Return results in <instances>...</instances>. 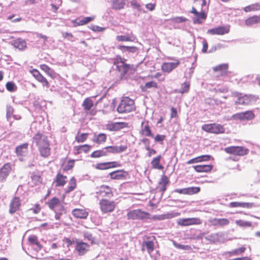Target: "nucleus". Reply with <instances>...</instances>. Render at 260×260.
Here are the masks:
<instances>
[{
  "label": "nucleus",
  "instance_id": "nucleus-1",
  "mask_svg": "<svg viewBox=\"0 0 260 260\" xmlns=\"http://www.w3.org/2000/svg\"><path fill=\"white\" fill-rule=\"evenodd\" d=\"M33 143L38 147L41 155L47 157L50 154V148L47 137L40 133L37 134L33 137Z\"/></svg>",
  "mask_w": 260,
  "mask_h": 260
},
{
  "label": "nucleus",
  "instance_id": "nucleus-2",
  "mask_svg": "<svg viewBox=\"0 0 260 260\" xmlns=\"http://www.w3.org/2000/svg\"><path fill=\"white\" fill-rule=\"evenodd\" d=\"M48 207L55 213V218L59 220L60 216L66 213V209L59 199L54 197L46 202Z\"/></svg>",
  "mask_w": 260,
  "mask_h": 260
},
{
  "label": "nucleus",
  "instance_id": "nucleus-3",
  "mask_svg": "<svg viewBox=\"0 0 260 260\" xmlns=\"http://www.w3.org/2000/svg\"><path fill=\"white\" fill-rule=\"evenodd\" d=\"M232 95L233 96L237 98V100L235 101L236 105H246L251 104L252 103L255 102L257 99V97L256 95L252 94H244L238 92H233Z\"/></svg>",
  "mask_w": 260,
  "mask_h": 260
},
{
  "label": "nucleus",
  "instance_id": "nucleus-4",
  "mask_svg": "<svg viewBox=\"0 0 260 260\" xmlns=\"http://www.w3.org/2000/svg\"><path fill=\"white\" fill-rule=\"evenodd\" d=\"M134 110V101L127 97L121 101L117 108V112L120 113H128Z\"/></svg>",
  "mask_w": 260,
  "mask_h": 260
},
{
  "label": "nucleus",
  "instance_id": "nucleus-5",
  "mask_svg": "<svg viewBox=\"0 0 260 260\" xmlns=\"http://www.w3.org/2000/svg\"><path fill=\"white\" fill-rule=\"evenodd\" d=\"M149 213L142 211L140 209L133 210L127 214V218L132 220H143L149 218Z\"/></svg>",
  "mask_w": 260,
  "mask_h": 260
},
{
  "label": "nucleus",
  "instance_id": "nucleus-6",
  "mask_svg": "<svg viewBox=\"0 0 260 260\" xmlns=\"http://www.w3.org/2000/svg\"><path fill=\"white\" fill-rule=\"evenodd\" d=\"M202 129L206 132L216 134L224 132V129L223 126L216 123L203 124L202 126Z\"/></svg>",
  "mask_w": 260,
  "mask_h": 260
},
{
  "label": "nucleus",
  "instance_id": "nucleus-7",
  "mask_svg": "<svg viewBox=\"0 0 260 260\" xmlns=\"http://www.w3.org/2000/svg\"><path fill=\"white\" fill-rule=\"evenodd\" d=\"M100 206L101 211L103 213H107L112 212L116 206L114 201H109L106 199H102L100 201Z\"/></svg>",
  "mask_w": 260,
  "mask_h": 260
},
{
  "label": "nucleus",
  "instance_id": "nucleus-8",
  "mask_svg": "<svg viewBox=\"0 0 260 260\" xmlns=\"http://www.w3.org/2000/svg\"><path fill=\"white\" fill-rule=\"evenodd\" d=\"M224 151L229 154L238 156H243L246 154L248 149L241 146H231L224 148Z\"/></svg>",
  "mask_w": 260,
  "mask_h": 260
},
{
  "label": "nucleus",
  "instance_id": "nucleus-9",
  "mask_svg": "<svg viewBox=\"0 0 260 260\" xmlns=\"http://www.w3.org/2000/svg\"><path fill=\"white\" fill-rule=\"evenodd\" d=\"M21 201L19 197H15L11 201L9 205V212L12 215L19 210Z\"/></svg>",
  "mask_w": 260,
  "mask_h": 260
},
{
  "label": "nucleus",
  "instance_id": "nucleus-10",
  "mask_svg": "<svg viewBox=\"0 0 260 260\" xmlns=\"http://www.w3.org/2000/svg\"><path fill=\"white\" fill-rule=\"evenodd\" d=\"M116 67L117 72V76L120 79H122L130 69V65L124 63L123 61H121L120 64L116 65Z\"/></svg>",
  "mask_w": 260,
  "mask_h": 260
},
{
  "label": "nucleus",
  "instance_id": "nucleus-11",
  "mask_svg": "<svg viewBox=\"0 0 260 260\" xmlns=\"http://www.w3.org/2000/svg\"><path fill=\"white\" fill-rule=\"evenodd\" d=\"M201 220L199 218H181L178 220V224L182 226H188L193 224H200Z\"/></svg>",
  "mask_w": 260,
  "mask_h": 260
},
{
  "label": "nucleus",
  "instance_id": "nucleus-12",
  "mask_svg": "<svg viewBox=\"0 0 260 260\" xmlns=\"http://www.w3.org/2000/svg\"><path fill=\"white\" fill-rule=\"evenodd\" d=\"M11 170V165L10 163L5 164L0 169V182H3L6 180Z\"/></svg>",
  "mask_w": 260,
  "mask_h": 260
},
{
  "label": "nucleus",
  "instance_id": "nucleus-13",
  "mask_svg": "<svg viewBox=\"0 0 260 260\" xmlns=\"http://www.w3.org/2000/svg\"><path fill=\"white\" fill-rule=\"evenodd\" d=\"M174 62H164L161 65V70L163 72L170 73L172 70L176 68L180 64V61L178 59H175Z\"/></svg>",
  "mask_w": 260,
  "mask_h": 260
},
{
  "label": "nucleus",
  "instance_id": "nucleus-14",
  "mask_svg": "<svg viewBox=\"0 0 260 260\" xmlns=\"http://www.w3.org/2000/svg\"><path fill=\"white\" fill-rule=\"evenodd\" d=\"M234 119L251 120L254 117V114L252 111H247L244 112L237 113L233 115Z\"/></svg>",
  "mask_w": 260,
  "mask_h": 260
},
{
  "label": "nucleus",
  "instance_id": "nucleus-15",
  "mask_svg": "<svg viewBox=\"0 0 260 260\" xmlns=\"http://www.w3.org/2000/svg\"><path fill=\"white\" fill-rule=\"evenodd\" d=\"M200 191L199 187H189L181 189H176L174 192L180 194L192 195L198 193Z\"/></svg>",
  "mask_w": 260,
  "mask_h": 260
},
{
  "label": "nucleus",
  "instance_id": "nucleus-16",
  "mask_svg": "<svg viewBox=\"0 0 260 260\" xmlns=\"http://www.w3.org/2000/svg\"><path fill=\"white\" fill-rule=\"evenodd\" d=\"M230 31L229 27L219 26L209 29L207 33L211 35H223L228 34Z\"/></svg>",
  "mask_w": 260,
  "mask_h": 260
},
{
  "label": "nucleus",
  "instance_id": "nucleus-17",
  "mask_svg": "<svg viewBox=\"0 0 260 260\" xmlns=\"http://www.w3.org/2000/svg\"><path fill=\"white\" fill-rule=\"evenodd\" d=\"M28 151V144L24 143L16 147L15 152L18 156H25Z\"/></svg>",
  "mask_w": 260,
  "mask_h": 260
},
{
  "label": "nucleus",
  "instance_id": "nucleus-18",
  "mask_svg": "<svg viewBox=\"0 0 260 260\" xmlns=\"http://www.w3.org/2000/svg\"><path fill=\"white\" fill-rule=\"evenodd\" d=\"M73 215L77 218L85 219L88 215V212L84 209H74L72 212Z\"/></svg>",
  "mask_w": 260,
  "mask_h": 260
},
{
  "label": "nucleus",
  "instance_id": "nucleus-19",
  "mask_svg": "<svg viewBox=\"0 0 260 260\" xmlns=\"http://www.w3.org/2000/svg\"><path fill=\"white\" fill-rule=\"evenodd\" d=\"M89 245L86 243L80 241L76 243V250L80 255H83L88 250Z\"/></svg>",
  "mask_w": 260,
  "mask_h": 260
},
{
  "label": "nucleus",
  "instance_id": "nucleus-20",
  "mask_svg": "<svg viewBox=\"0 0 260 260\" xmlns=\"http://www.w3.org/2000/svg\"><path fill=\"white\" fill-rule=\"evenodd\" d=\"M211 224L213 226H224L229 224L230 221L226 218H213L209 220Z\"/></svg>",
  "mask_w": 260,
  "mask_h": 260
},
{
  "label": "nucleus",
  "instance_id": "nucleus-21",
  "mask_svg": "<svg viewBox=\"0 0 260 260\" xmlns=\"http://www.w3.org/2000/svg\"><path fill=\"white\" fill-rule=\"evenodd\" d=\"M126 173L122 170H117L110 173L112 179L121 180L125 178Z\"/></svg>",
  "mask_w": 260,
  "mask_h": 260
},
{
  "label": "nucleus",
  "instance_id": "nucleus-22",
  "mask_svg": "<svg viewBox=\"0 0 260 260\" xmlns=\"http://www.w3.org/2000/svg\"><path fill=\"white\" fill-rule=\"evenodd\" d=\"M12 45L19 50H23L26 48V43L25 40L18 38L12 42Z\"/></svg>",
  "mask_w": 260,
  "mask_h": 260
},
{
  "label": "nucleus",
  "instance_id": "nucleus-23",
  "mask_svg": "<svg viewBox=\"0 0 260 260\" xmlns=\"http://www.w3.org/2000/svg\"><path fill=\"white\" fill-rule=\"evenodd\" d=\"M28 240L29 242L32 245L36 246V247L34 248V250L36 251H39V250H40L42 249V246L40 243V242L38 241V238L36 236H35V235L30 236L28 238Z\"/></svg>",
  "mask_w": 260,
  "mask_h": 260
},
{
  "label": "nucleus",
  "instance_id": "nucleus-24",
  "mask_svg": "<svg viewBox=\"0 0 260 260\" xmlns=\"http://www.w3.org/2000/svg\"><path fill=\"white\" fill-rule=\"evenodd\" d=\"M118 163L116 161L99 163L96 165V168L99 170H106L116 167Z\"/></svg>",
  "mask_w": 260,
  "mask_h": 260
},
{
  "label": "nucleus",
  "instance_id": "nucleus-25",
  "mask_svg": "<svg viewBox=\"0 0 260 260\" xmlns=\"http://www.w3.org/2000/svg\"><path fill=\"white\" fill-rule=\"evenodd\" d=\"M99 193L102 197H110L112 196L111 189L106 185H102L100 187Z\"/></svg>",
  "mask_w": 260,
  "mask_h": 260
},
{
  "label": "nucleus",
  "instance_id": "nucleus-26",
  "mask_svg": "<svg viewBox=\"0 0 260 260\" xmlns=\"http://www.w3.org/2000/svg\"><path fill=\"white\" fill-rule=\"evenodd\" d=\"M117 48L120 50L123 53H137L138 51V48L135 46L119 45L117 46Z\"/></svg>",
  "mask_w": 260,
  "mask_h": 260
},
{
  "label": "nucleus",
  "instance_id": "nucleus-27",
  "mask_svg": "<svg viewBox=\"0 0 260 260\" xmlns=\"http://www.w3.org/2000/svg\"><path fill=\"white\" fill-rule=\"evenodd\" d=\"M260 23V15L249 17L245 20V24L247 26H252L254 24Z\"/></svg>",
  "mask_w": 260,
  "mask_h": 260
},
{
  "label": "nucleus",
  "instance_id": "nucleus-28",
  "mask_svg": "<svg viewBox=\"0 0 260 260\" xmlns=\"http://www.w3.org/2000/svg\"><path fill=\"white\" fill-rule=\"evenodd\" d=\"M195 171L197 172H209L213 168L211 165H197L193 166Z\"/></svg>",
  "mask_w": 260,
  "mask_h": 260
},
{
  "label": "nucleus",
  "instance_id": "nucleus-29",
  "mask_svg": "<svg viewBox=\"0 0 260 260\" xmlns=\"http://www.w3.org/2000/svg\"><path fill=\"white\" fill-rule=\"evenodd\" d=\"M146 249L147 252L150 254L154 250V243L150 240L144 241L142 243V249L144 251Z\"/></svg>",
  "mask_w": 260,
  "mask_h": 260
},
{
  "label": "nucleus",
  "instance_id": "nucleus-30",
  "mask_svg": "<svg viewBox=\"0 0 260 260\" xmlns=\"http://www.w3.org/2000/svg\"><path fill=\"white\" fill-rule=\"evenodd\" d=\"M126 126V123L124 122H114L108 124V128L111 131H117L123 128Z\"/></svg>",
  "mask_w": 260,
  "mask_h": 260
},
{
  "label": "nucleus",
  "instance_id": "nucleus-31",
  "mask_svg": "<svg viewBox=\"0 0 260 260\" xmlns=\"http://www.w3.org/2000/svg\"><path fill=\"white\" fill-rule=\"evenodd\" d=\"M161 158V155H159L153 158L151 162V164L153 169H158L159 170H162L164 169V167L160 164Z\"/></svg>",
  "mask_w": 260,
  "mask_h": 260
},
{
  "label": "nucleus",
  "instance_id": "nucleus-32",
  "mask_svg": "<svg viewBox=\"0 0 260 260\" xmlns=\"http://www.w3.org/2000/svg\"><path fill=\"white\" fill-rule=\"evenodd\" d=\"M252 203H249L233 202L230 203L229 207L232 208L242 207L249 208L252 207Z\"/></svg>",
  "mask_w": 260,
  "mask_h": 260
},
{
  "label": "nucleus",
  "instance_id": "nucleus-33",
  "mask_svg": "<svg viewBox=\"0 0 260 260\" xmlns=\"http://www.w3.org/2000/svg\"><path fill=\"white\" fill-rule=\"evenodd\" d=\"M117 41L121 42H127V41H134L135 39V37L132 34L131 35L127 34L126 35H120L116 36V38Z\"/></svg>",
  "mask_w": 260,
  "mask_h": 260
},
{
  "label": "nucleus",
  "instance_id": "nucleus-34",
  "mask_svg": "<svg viewBox=\"0 0 260 260\" xmlns=\"http://www.w3.org/2000/svg\"><path fill=\"white\" fill-rule=\"evenodd\" d=\"M66 178L67 177L66 176H63L60 173L57 174L55 179L56 186H63L67 182Z\"/></svg>",
  "mask_w": 260,
  "mask_h": 260
},
{
  "label": "nucleus",
  "instance_id": "nucleus-35",
  "mask_svg": "<svg viewBox=\"0 0 260 260\" xmlns=\"http://www.w3.org/2000/svg\"><path fill=\"white\" fill-rule=\"evenodd\" d=\"M245 250L246 248L245 247H241L228 251L226 252V254H228L229 256L239 255L244 253Z\"/></svg>",
  "mask_w": 260,
  "mask_h": 260
},
{
  "label": "nucleus",
  "instance_id": "nucleus-36",
  "mask_svg": "<svg viewBox=\"0 0 260 260\" xmlns=\"http://www.w3.org/2000/svg\"><path fill=\"white\" fill-rule=\"evenodd\" d=\"M107 151V150H106V147L101 150L94 151L91 153V157L93 158H97L101 156H107L108 155Z\"/></svg>",
  "mask_w": 260,
  "mask_h": 260
},
{
  "label": "nucleus",
  "instance_id": "nucleus-37",
  "mask_svg": "<svg viewBox=\"0 0 260 260\" xmlns=\"http://www.w3.org/2000/svg\"><path fill=\"white\" fill-rule=\"evenodd\" d=\"M107 139V135L104 133H100L98 135H94L93 141L98 144H101L106 141Z\"/></svg>",
  "mask_w": 260,
  "mask_h": 260
},
{
  "label": "nucleus",
  "instance_id": "nucleus-38",
  "mask_svg": "<svg viewBox=\"0 0 260 260\" xmlns=\"http://www.w3.org/2000/svg\"><path fill=\"white\" fill-rule=\"evenodd\" d=\"M195 15L196 17L193 18L194 23L200 24L201 23V21L200 19H205L207 17L206 15L203 11L201 12H198V14H196Z\"/></svg>",
  "mask_w": 260,
  "mask_h": 260
},
{
  "label": "nucleus",
  "instance_id": "nucleus-39",
  "mask_svg": "<svg viewBox=\"0 0 260 260\" xmlns=\"http://www.w3.org/2000/svg\"><path fill=\"white\" fill-rule=\"evenodd\" d=\"M125 5V0H113V8L115 9H121Z\"/></svg>",
  "mask_w": 260,
  "mask_h": 260
},
{
  "label": "nucleus",
  "instance_id": "nucleus-40",
  "mask_svg": "<svg viewBox=\"0 0 260 260\" xmlns=\"http://www.w3.org/2000/svg\"><path fill=\"white\" fill-rule=\"evenodd\" d=\"M76 186V180L75 177H73L71 178L69 183V185L66 191V193H69L73 191Z\"/></svg>",
  "mask_w": 260,
  "mask_h": 260
},
{
  "label": "nucleus",
  "instance_id": "nucleus-41",
  "mask_svg": "<svg viewBox=\"0 0 260 260\" xmlns=\"http://www.w3.org/2000/svg\"><path fill=\"white\" fill-rule=\"evenodd\" d=\"M243 10L245 12L257 11L260 10V5L258 3L252 4L244 7Z\"/></svg>",
  "mask_w": 260,
  "mask_h": 260
},
{
  "label": "nucleus",
  "instance_id": "nucleus-42",
  "mask_svg": "<svg viewBox=\"0 0 260 260\" xmlns=\"http://www.w3.org/2000/svg\"><path fill=\"white\" fill-rule=\"evenodd\" d=\"M152 87L158 88V85L157 83L153 81H151L150 82H146L145 85L142 87V90L143 91H146L149 88H151Z\"/></svg>",
  "mask_w": 260,
  "mask_h": 260
},
{
  "label": "nucleus",
  "instance_id": "nucleus-43",
  "mask_svg": "<svg viewBox=\"0 0 260 260\" xmlns=\"http://www.w3.org/2000/svg\"><path fill=\"white\" fill-rule=\"evenodd\" d=\"M87 133L80 134L79 132H78L75 137V140L78 143H83L87 139Z\"/></svg>",
  "mask_w": 260,
  "mask_h": 260
},
{
  "label": "nucleus",
  "instance_id": "nucleus-44",
  "mask_svg": "<svg viewBox=\"0 0 260 260\" xmlns=\"http://www.w3.org/2000/svg\"><path fill=\"white\" fill-rule=\"evenodd\" d=\"M93 105V103L92 101L88 98L85 99L82 104V106L86 110H89Z\"/></svg>",
  "mask_w": 260,
  "mask_h": 260
},
{
  "label": "nucleus",
  "instance_id": "nucleus-45",
  "mask_svg": "<svg viewBox=\"0 0 260 260\" xmlns=\"http://www.w3.org/2000/svg\"><path fill=\"white\" fill-rule=\"evenodd\" d=\"M236 224L242 228H247L251 226V222L243 220H237L235 221Z\"/></svg>",
  "mask_w": 260,
  "mask_h": 260
},
{
  "label": "nucleus",
  "instance_id": "nucleus-46",
  "mask_svg": "<svg viewBox=\"0 0 260 260\" xmlns=\"http://www.w3.org/2000/svg\"><path fill=\"white\" fill-rule=\"evenodd\" d=\"M205 238L210 242L214 243L218 240V235L217 234L212 233L207 235Z\"/></svg>",
  "mask_w": 260,
  "mask_h": 260
},
{
  "label": "nucleus",
  "instance_id": "nucleus-47",
  "mask_svg": "<svg viewBox=\"0 0 260 260\" xmlns=\"http://www.w3.org/2000/svg\"><path fill=\"white\" fill-rule=\"evenodd\" d=\"M90 147V146L87 144H85L83 145L76 146L75 148L78 153H81L82 152L86 153L89 150Z\"/></svg>",
  "mask_w": 260,
  "mask_h": 260
},
{
  "label": "nucleus",
  "instance_id": "nucleus-48",
  "mask_svg": "<svg viewBox=\"0 0 260 260\" xmlns=\"http://www.w3.org/2000/svg\"><path fill=\"white\" fill-rule=\"evenodd\" d=\"M189 83L184 82L182 85L181 89L176 90V92L181 94L187 92L189 90Z\"/></svg>",
  "mask_w": 260,
  "mask_h": 260
},
{
  "label": "nucleus",
  "instance_id": "nucleus-49",
  "mask_svg": "<svg viewBox=\"0 0 260 260\" xmlns=\"http://www.w3.org/2000/svg\"><path fill=\"white\" fill-rule=\"evenodd\" d=\"M83 236L85 239L90 241L91 244L93 243L95 239L91 233L88 231H83Z\"/></svg>",
  "mask_w": 260,
  "mask_h": 260
},
{
  "label": "nucleus",
  "instance_id": "nucleus-50",
  "mask_svg": "<svg viewBox=\"0 0 260 260\" xmlns=\"http://www.w3.org/2000/svg\"><path fill=\"white\" fill-rule=\"evenodd\" d=\"M228 64L226 63H222L214 67L213 69L214 71L224 72L228 70Z\"/></svg>",
  "mask_w": 260,
  "mask_h": 260
},
{
  "label": "nucleus",
  "instance_id": "nucleus-51",
  "mask_svg": "<svg viewBox=\"0 0 260 260\" xmlns=\"http://www.w3.org/2000/svg\"><path fill=\"white\" fill-rule=\"evenodd\" d=\"M6 87L7 90L10 92L15 91L17 89V86L13 82H8L6 83Z\"/></svg>",
  "mask_w": 260,
  "mask_h": 260
},
{
  "label": "nucleus",
  "instance_id": "nucleus-52",
  "mask_svg": "<svg viewBox=\"0 0 260 260\" xmlns=\"http://www.w3.org/2000/svg\"><path fill=\"white\" fill-rule=\"evenodd\" d=\"M142 133L143 134L146 136H149L151 137H153V135L152 134L148 123L145 125L144 128L142 129Z\"/></svg>",
  "mask_w": 260,
  "mask_h": 260
},
{
  "label": "nucleus",
  "instance_id": "nucleus-53",
  "mask_svg": "<svg viewBox=\"0 0 260 260\" xmlns=\"http://www.w3.org/2000/svg\"><path fill=\"white\" fill-rule=\"evenodd\" d=\"M41 69L50 76H52L54 74V71L46 64L41 65Z\"/></svg>",
  "mask_w": 260,
  "mask_h": 260
},
{
  "label": "nucleus",
  "instance_id": "nucleus-54",
  "mask_svg": "<svg viewBox=\"0 0 260 260\" xmlns=\"http://www.w3.org/2000/svg\"><path fill=\"white\" fill-rule=\"evenodd\" d=\"M173 244L174 246L177 249H183L185 250H190L191 249V247L189 245H182L175 242H174Z\"/></svg>",
  "mask_w": 260,
  "mask_h": 260
},
{
  "label": "nucleus",
  "instance_id": "nucleus-55",
  "mask_svg": "<svg viewBox=\"0 0 260 260\" xmlns=\"http://www.w3.org/2000/svg\"><path fill=\"white\" fill-rule=\"evenodd\" d=\"M74 166V160H70L68 161V162L64 165L63 170L64 171H67L71 169H72Z\"/></svg>",
  "mask_w": 260,
  "mask_h": 260
},
{
  "label": "nucleus",
  "instance_id": "nucleus-56",
  "mask_svg": "<svg viewBox=\"0 0 260 260\" xmlns=\"http://www.w3.org/2000/svg\"><path fill=\"white\" fill-rule=\"evenodd\" d=\"M106 150H107V154L109 153H117V146H109L106 147Z\"/></svg>",
  "mask_w": 260,
  "mask_h": 260
},
{
  "label": "nucleus",
  "instance_id": "nucleus-57",
  "mask_svg": "<svg viewBox=\"0 0 260 260\" xmlns=\"http://www.w3.org/2000/svg\"><path fill=\"white\" fill-rule=\"evenodd\" d=\"M37 80L39 82L42 83L43 86H46L47 87H49L48 82L47 81L46 79L44 76H43L41 74Z\"/></svg>",
  "mask_w": 260,
  "mask_h": 260
},
{
  "label": "nucleus",
  "instance_id": "nucleus-58",
  "mask_svg": "<svg viewBox=\"0 0 260 260\" xmlns=\"http://www.w3.org/2000/svg\"><path fill=\"white\" fill-rule=\"evenodd\" d=\"M179 215V213L177 212L168 213L164 215V218L163 219H170Z\"/></svg>",
  "mask_w": 260,
  "mask_h": 260
},
{
  "label": "nucleus",
  "instance_id": "nucleus-59",
  "mask_svg": "<svg viewBox=\"0 0 260 260\" xmlns=\"http://www.w3.org/2000/svg\"><path fill=\"white\" fill-rule=\"evenodd\" d=\"M171 20L175 23H181L186 21L187 19L184 17H176L173 18Z\"/></svg>",
  "mask_w": 260,
  "mask_h": 260
},
{
  "label": "nucleus",
  "instance_id": "nucleus-60",
  "mask_svg": "<svg viewBox=\"0 0 260 260\" xmlns=\"http://www.w3.org/2000/svg\"><path fill=\"white\" fill-rule=\"evenodd\" d=\"M169 182V178L167 176L162 175L159 183L160 185H167Z\"/></svg>",
  "mask_w": 260,
  "mask_h": 260
},
{
  "label": "nucleus",
  "instance_id": "nucleus-61",
  "mask_svg": "<svg viewBox=\"0 0 260 260\" xmlns=\"http://www.w3.org/2000/svg\"><path fill=\"white\" fill-rule=\"evenodd\" d=\"M13 113V108L10 106H7V117L9 119Z\"/></svg>",
  "mask_w": 260,
  "mask_h": 260
},
{
  "label": "nucleus",
  "instance_id": "nucleus-62",
  "mask_svg": "<svg viewBox=\"0 0 260 260\" xmlns=\"http://www.w3.org/2000/svg\"><path fill=\"white\" fill-rule=\"evenodd\" d=\"M127 148V145L117 146V153L122 152L125 151Z\"/></svg>",
  "mask_w": 260,
  "mask_h": 260
},
{
  "label": "nucleus",
  "instance_id": "nucleus-63",
  "mask_svg": "<svg viewBox=\"0 0 260 260\" xmlns=\"http://www.w3.org/2000/svg\"><path fill=\"white\" fill-rule=\"evenodd\" d=\"M202 44H203V48H202V51L203 53L207 52L208 43L205 39H203V40L202 41Z\"/></svg>",
  "mask_w": 260,
  "mask_h": 260
},
{
  "label": "nucleus",
  "instance_id": "nucleus-64",
  "mask_svg": "<svg viewBox=\"0 0 260 260\" xmlns=\"http://www.w3.org/2000/svg\"><path fill=\"white\" fill-rule=\"evenodd\" d=\"M165 138V135H157L154 139L157 142H162Z\"/></svg>",
  "mask_w": 260,
  "mask_h": 260
}]
</instances>
